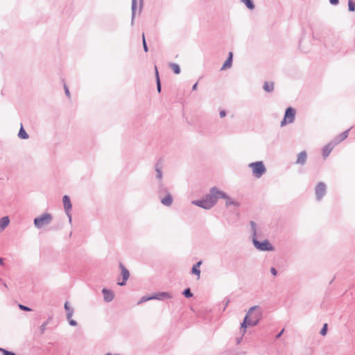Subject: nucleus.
Masks as SVG:
<instances>
[{"mask_svg":"<svg viewBox=\"0 0 355 355\" xmlns=\"http://www.w3.org/2000/svg\"><path fill=\"white\" fill-rule=\"evenodd\" d=\"M220 198H226V194L216 187H213L210 189L209 194L204 200L193 201L192 203L207 209L211 208L216 203L217 200Z\"/></svg>","mask_w":355,"mask_h":355,"instance_id":"1","label":"nucleus"},{"mask_svg":"<svg viewBox=\"0 0 355 355\" xmlns=\"http://www.w3.org/2000/svg\"><path fill=\"white\" fill-rule=\"evenodd\" d=\"M261 318V312L257 306H252L248 311L243 322L241 323V329H243V332L248 327L255 326Z\"/></svg>","mask_w":355,"mask_h":355,"instance_id":"2","label":"nucleus"},{"mask_svg":"<svg viewBox=\"0 0 355 355\" xmlns=\"http://www.w3.org/2000/svg\"><path fill=\"white\" fill-rule=\"evenodd\" d=\"M252 173L256 178H260L265 172L266 167L262 162H256L249 164Z\"/></svg>","mask_w":355,"mask_h":355,"instance_id":"3","label":"nucleus"},{"mask_svg":"<svg viewBox=\"0 0 355 355\" xmlns=\"http://www.w3.org/2000/svg\"><path fill=\"white\" fill-rule=\"evenodd\" d=\"M52 216L49 214H44L40 217L36 218L34 220V224L37 228H41L51 223Z\"/></svg>","mask_w":355,"mask_h":355,"instance_id":"4","label":"nucleus"},{"mask_svg":"<svg viewBox=\"0 0 355 355\" xmlns=\"http://www.w3.org/2000/svg\"><path fill=\"white\" fill-rule=\"evenodd\" d=\"M296 112L292 107H288L286 110L284 119L281 122V126H284L287 123L293 122L295 117Z\"/></svg>","mask_w":355,"mask_h":355,"instance_id":"5","label":"nucleus"},{"mask_svg":"<svg viewBox=\"0 0 355 355\" xmlns=\"http://www.w3.org/2000/svg\"><path fill=\"white\" fill-rule=\"evenodd\" d=\"M253 243H254V246L260 250L271 251L273 250L272 246L266 240L261 243V242H259L258 241H257L255 239H254Z\"/></svg>","mask_w":355,"mask_h":355,"instance_id":"6","label":"nucleus"},{"mask_svg":"<svg viewBox=\"0 0 355 355\" xmlns=\"http://www.w3.org/2000/svg\"><path fill=\"white\" fill-rule=\"evenodd\" d=\"M326 186L324 183L320 182L315 187V195L318 200H320L324 195Z\"/></svg>","mask_w":355,"mask_h":355,"instance_id":"7","label":"nucleus"},{"mask_svg":"<svg viewBox=\"0 0 355 355\" xmlns=\"http://www.w3.org/2000/svg\"><path fill=\"white\" fill-rule=\"evenodd\" d=\"M119 267L121 270V275L123 276V281L121 282H118V284L120 286H123L126 284L127 280L130 277L129 271L125 268L123 263L119 264Z\"/></svg>","mask_w":355,"mask_h":355,"instance_id":"8","label":"nucleus"},{"mask_svg":"<svg viewBox=\"0 0 355 355\" xmlns=\"http://www.w3.org/2000/svg\"><path fill=\"white\" fill-rule=\"evenodd\" d=\"M171 296L168 293H160L159 295H153L152 297H142L140 301L139 302V304L140 303H142L144 302H146L147 300H153V299H157V300H162V299H164V298H170Z\"/></svg>","mask_w":355,"mask_h":355,"instance_id":"9","label":"nucleus"},{"mask_svg":"<svg viewBox=\"0 0 355 355\" xmlns=\"http://www.w3.org/2000/svg\"><path fill=\"white\" fill-rule=\"evenodd\" d=\"M103 297H104V300L107 302H110L112 301L114 297V294L112 291L108 290V289H106V288H103Z\"/></svg>","mask_w":355,"mask_h":355,"instance_id":"10","label":"nucleus"},{"mask_svg":"<svg viewBox=\"0 0 355 355\" xmlns=\"http://www.w3.org/2000/svg\"><path fill=\"white\" fill-rule=\"evenodd\" d=\"M307 159V155L305 151H302L297 155L296 164L303 165Z\"/></svg>","mask_w":355,"mask_h":355,"instance_id":"11","label":"nucleus"},{"mask_svg":"<svg viewBox=\"0 0 355 355\" xmlns=\"http://www.w3.org/2000/svg\"><path fill=\"white\" fill-rule=\"evenodd\" d=\"M202 263V262L201 261H198L196 265H194L193 266V268H192V273L194 274L195 275H196L197 279H199L200 277V267Z\"/></svg>","mask_w":355,"mask_h":355,"instance_id":"12","label":"nucleus"},{"mask_svg":"<svg viewBox=\"0 0 355 355\" xmlns=\"http://www.w3.org/2000/svg\"><path fill=\"white\" fill-rule=\"evenodd\" d=\"M63 204H64V209H65L67 212H68L69 211L71 210V209L72 207V205H71V203L70 198H69V197L68 196H64V197H63Z\"/></svg>","mask_w":355,"mask_h":355,"instance_id":"13","label":"nucleus"},{"mask_svg":"<svg viewBox=\"0 0 355 355\" xmlns=\"http://www.w3.org/2000/svg\"><path fill=\"white\" fill-rule=\"evenodd\" d=\"M334 148V146L331 144H329L327 146H325L322 149V155L324 158H327L331 150Z\"/></svg>","mask_w":355,"mask_h":355,"instance_id":"14","label":"nucleus"},{"mask_svg":"<svg viewBox=\"0 0 355 355\" xmlns=\"http://www.w3.org/2000/svg\"><path fill=\"white\" fill-rule=\"evenodd\" d=\"M232 57H233L232 52H230L229 57H228L227 60L225 62V63L221 69L222 70H224V69L231 67L232 63Z\"/></svg>","mask_w":355,"mask_h":355,"instance_id":"15","label":"nucleus"},{"mask_svg":"<svg viewBox=\"0 0 355 355\" xmlns=\"http://www.w3.org/2000/svg\"><path fill=\"white\" fill-rule=\"evenodd\" d=\"M10 219L8 216L3 217L0 220V232H2L6 227L8 225Z\"/></svg>","mask_w":355,"mask_h":355,"instance_id":"16","label":"nucleus"},{"mask_svg":"<svg viewBox=\"0 0 355 355\" xmlns=\"http://www.w3.org/2000/svg\"><path fill=\"white\" fill-rule=\"evenodd\" d=\"M275 84L273 82H265L263 85V89L267 92H272L274 89Z\"/></svg>","mask_w":355,"mask_h":355,"instance_id":"17","label":"nucleus"},{"mask_svg":"<svg viewBox=\"0 0 355 355\" xmlns=\"http://www.w3.org/2000/svg\"><path fill=\"white\" fill-rule=\"evenodd\" d=\"M173 199L171 195H167L164 198L162 199V203L166 206L171 205Z\"/></svg>","mask_w":355,"mask_h":355,"instance_id":"18","label":"nucleus"},{"mask_svg":"<svg viewBox=\"0 0 355 355\" xmlns=\"http://www.w3.org/2000/svg\"><path fill=\"white\" fill-rule=\"evenodd\" d=\"M19 137L23 139H26L28 138V135L26 133V132L25 131V130L24 129L22 125H21V128L19 132Z\"/></svg>","mask_w":355,"mask_h":355,"instance_id":"19","label":"nucleus"},{"mask_svg":"<svg viewBox=\"0 0 355 355\" xmlns=\"http://www.w3.org/2000/svg\"><path fill=\"white\" fill-rule=\"evenodd\" d=\"M64 309L67 312V318L68 320H70L73 315V310L70 308L68 302H65Z\"/></svg>","mask_w":355,"mask_h":355,"instance_id":"20","label":"nucleus"},{"mask_svg":"<svg viewBox=\"0 0 355 355\" xmlns=\"http://www.w3.org/2000/svg\"><path fill=\"white\" fill-rule=\"evenodd\" d=\"M155 75H156V82H157V91L159 92H160L161 85H160V80H159V73H158V69H157V66L155 67Z\"/></svg>","mask_w":355,"mask_h":355,"instance_id":"21","label":"nucleus"},{"mask_svg":"<svg viewBox=\"0 0 355 355\" xmlns=\"http://www.w3.org/2000/svg\"><path fill=\"white\" fill-rule=\"evenodd\" d=\"M170 67L175 74H179L180 73V68L178 64L171 63L170 64Z\"/></svg>","mask_w":355,"mask_h":355,"instance_id":"22","label":"nucleus"},{"mask_svg":"<svg viewBox=\"0 0 355 355\" xmlns=\"http://www.w3.org/2000/svg\"><path fill=\"white\" fill-rule=\"evenodd\" d=\"M223 198L226 200V205L227 206H230V205L238 206L239 205L236 202H235L232 198H229L227 196H226V198Z\"/></svg>","mask_w":355,"mask_h":355,"instance_id":"23","label":"nucleus"},{"mask_svg":"<svg viewBox=\"0 0 355 355\" xmlns=\"http://www.w3.org/2000/svg\"><path fill=\"white\" fill-rule=\"evenodd\" d=\"M245 5L250 10H252L254 8V4L252 3L251 0H241Z\"/></svg>","mask_w":355,"mask_h":355,"instance_id":"24","label":"nucleus"},{"mask_svg":"<svg viewBox=\"0 0 355 355\" xmlns=\"http://www.w3.org/2000/svg\"><path fill=\"white\" fill-rule=\"evenodd\" d=\"M348 6L349 11L353 12L355 10V3L352 0H349Z\"/></svg>","mask_w":355,"mask_h":355,"instance_id":"25","label":"nucleus"},{"mask_svg":"<svg viewBox=\"0 0 355 355\" xmlns=\"http://www.w3.org/2000/svg\"><path fill=\"white\" fill-rule=\"evenodd\" d=\"M142 42H143V46H144V51L145 52H148V46H147V44H146V38H145V34L144 33L142 34Z\"/></svg>","mask_w":355,"mask_h":355,"instance_id":"26","label":"nucleus"},{"mask_svg":"<svg viewBox=\"0 0 355 355\" xmlns=\"http://www.w3.org/2000/svg\"><path fill=\"white\" fill-rule=\"evenodd\" d=\"M184 295L186 297H191L193 295L189 288L184 290Z\"/></svg>","mask_w":355,"mask_h":355,"instance_id":"27","label":"nucleus"},{"mask_svg":"<svg viewBox=\"0 0 355 355\" xmlns=\"http://www.w3.org/2000/svg\"><path fill=\"white\" fill-rule=\"evenodd\" d=\"M327 332V324H324L322 329H321L320 334L322 336H325Z\"/></svg>","mask_w":355,"mask_h":355,"instance_id":"28","label":"nucleus"},{"mask_svg":"<svg viewBox=\"0 0 355 355\" xmlns=\"http://www.w3.org/2000/svg\"><path fill=\"white\" fill-rule=\"evenodd\" d=\"M19 308L20 309L23 310V311H31V309H29L28 307L26 306H24V305H21V304H19Z\"/></svg>","mask_w":355,"mask_h":355,"instance_id":"29","label":"nucleus"},{"mask_svg":"<svg viewBox=\"0 0 355 355\" xmlns=\"http://www.w3.org/2000/svg\"><path fill=\"white\" fill-rule=\"evenodd\" d=\"M156 171H157V178L161 179L162 178V171L159 169V168H156Z\"/></svg>","mask_w":355,"mask_h":355,"instance_id":"30","label":"nucleus"},{"mask_svg":"<svg viewBox=\"0 0 355 355\" xmlns=\"http://www.w3.org/2000/svg\"><path fill=\"white\" fill-rule=\"evenodd\" d=\"M3 355H15L13 352L7 351L4 349V354Z\"/></svg>","mask_w":355,"mask_h":355,"instance_id":"31","label":"nucleus"},{"mask_svg":"<svg viewBox=\"0 0 355 355\" xmlns=\"http://www.w3.org/2000/svg\"><path fill=\"white\" fill-rule=\"evenodd\" d=\"M341 140L345 139L347 137V132H345L341 135Z\"/></svg>","mask_w":355,"mask_h":355,"instance_id":"32","label":"nucleus"},{"mask_svg":"<svg viewBox=\"0 0 355 355\" xmlns=\"http://www.w3.org/2000/svg\"><path fill=\"white\" fill-rule=\"evenodd\" d=\"M270 272H271V273H272L273 275H275V276L277 275V270H275V268H272L270 269Z\"/></svg>","mask_w":355,"mask_h":355,"instance_id":"33","label":"nucleus"},{"mask_svg":"<svg viewBox=\"0 0 355 355\" xmlns=\"http://www.w3.org/2000/svg\"><path fill=\"white\" fill-rule=\"evenodd\" d=\"M225 115H226V113H225V112L224 110H221V111L220 112V116L221 118L224 117Z\"/></svg>","mask_w":355,"mask_h":355,"instance_id":"34","label":"nucleus"},{"mask_svg":"<svg viewBox=\"0 0 355 355\" xmlns=\"http://www.w3.org/2000/svg\"><path fill=\"white\" fill-rule=\"evenodd\" d=\"M329 1H330L331 3L334 4V5H336L338 3V0H329Z\"/></svg>","mask_w":355,"mask_h":355,"instance_id":"35","label":"nucleus"},{"mask_svg":"<svg viewBox=\"0 0 355 355\" xmlns=\"http://www.w3.org/2000/svg\"><path fill=\"white\" fill-rule=\"evenodd\" d=\"M69 323H70V324H71L73 326H75L76 324V322L74 320H71L69 321Z\"/></svg>","mask_w":355,"mask_h":355,"instance_id":"36","label":"nucleus"},{"mask_svg":"<svg viewBox=\"0 0 355 355\" xmlns=\"http://www.w3.org/2000/svg\"><path fill=\"white\" fill-rule=\"evenodd\" d=\"M64 89H65V92H66L67 95L69 96V92L68 88L67 87H65Z\"/></svg>","mask_w":355,"mask_h":355,"instance_id":"37","label":"nucleus"},{"mask_svg":"<svg viewBox=\"0 0 355 355\" xmlns=\"http://www.w3.org/2000/svg\"><path fill=\"white\" fill-rule=\"evenodd\" d=\"M284 329H282L280 333L277 336V338L280 337L282 336V334H283Z\"/></svg>","mask_w":355,"mask_h":355,"instance_id":"38","label":"nucleus"},{"mask_svg":"<svg viewBox=\"0 0 355 355\" xmlns=\"http://www.w3.org/2000/svg\"><path fill=\"white\" fill-rule=\"evenodd\" d=\"M3 354H4V349L0 348V355H3Z\"/></svg>","mask_w":355,"mask_h":355,"instance_id":"39","label":"nucleus"},{"mask_svg":"<svg viewBox=\"0 0 355 355\" xmlns=\"http://www.w3.org/2000/svg\"><path fill=\"white\" fill-rule=\"evenodd\" d=\"M197 87H198V83H196L193 86V90H196L197 89Z\"/></svg>","mask_w":355,"mask_h":355,"instance_id":"40","label":"nucleus"},{"mask_svg":"<svg viewBox=\"0 0 355 355\" xmlns=\"http://www.w3.org/2000/svg\"><path fill=\"white\" fill-rule=\"evenodd\" d=\"M0 265H3V259L0 258Z\"/></svg>","mask_w":355,"mask_h":355,"instance_id":"41","label":"nucleus"},{"mask_svg":"<svg viewBox=\"0 0 355 355\" xmlns=\"http://www.w3.org/2000/svg\"><path fill=\"white\" fill-rule=\"evenodd\" d=\"M251 225H252V227L255 226V223L254 222H251Z\"/></svg>","mask_w":355,"mask_h":355,"instance_id":"42","label":"nucleus"}]
</instances>
